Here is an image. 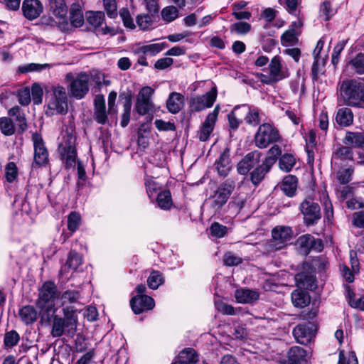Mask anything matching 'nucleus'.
<instances>
[{"instance_id":"obj_1","label":"nucleus","mask_w":364,"mask_h":364,"mask_svg":"<svg viewBox=\"0 0 364 364\" xmlns=\"http://www.w3.org/2000/svg\"><path fill=\"white\" fill-rule=\"evenodd\" d=\"M339 100L348 107L364 109V84L356 80H345L338 84Z\"/></svg>"},{"instance_id":"obj_2","label":"nucleus","mask_w":364,"mask_h":364,"mask_svg":"<svg viewBox=\"0 0 364 364\" xmlns=\"http://www.w3.org/2000/svg\"><path fill=\"white\" fill-rule=\"evenodd\" d=\"M58 297V290L54 282L47 281L39 289L38 297L36 301V306L41 311L42 321H50L57 309L55 300Z\"/></svg>"},{"instance_id":"obj_3","label":"nucleus","mask_w":364,"mask_h":364,"mask_svg":"<svg viewBox=\"0 0 364 364\" xmlns=\"http://www.w3.org/2000/svg\"><path fill=\"white\" fill-rule=\"evenodd\" d=\"M48 107L53 114H65L68 112V97L65 87L60 85L51 88Z\"/></svg>"},{"instance_id":"obj_4","label":"nucleus","mask_w":364,"mask_h":364,"mask_svg":"<svg viewBox=\"0 0 364 364\" xmlns=\"http://www.w3.org/2000/svg\"><path fill=\"white\" fill-rule=\"evenodd\" d=\"M279 132L270 124H261L255 136V145L260 149L267 147L270 144L279 140Z\"/></svg>"},{"instance_id":"obj_5","label":"nucleus","mask_w":364,"mask_h":364,"mask_svg":"<svg viewBox=\"0 0 364 364\" xmlns=\"http://www.w3.org/2000/svg\"><path fill=\"white\" fill-rule=\"evenodd\" d=\"M235 187L234 181L227 179L222 183L211 196L212 207L220 210L228 201Z\"/></svg>"},{"instance_id":"obj_6","label":"nucleus","mask_w":364,"mask_h":364,"mask_svg":"<svg viewBox=\"0 0 364 364\" xmlns=\"http://www.w3.org/2000/svg\"><path fill=\"white\" fill-rule=\"evenodd\" d=\"M291 229L289 227H277L272 230V238L267 244L268 250L277 251L287 246L291 239Z\"/></svg>"},{"instance_id":"obj_7","label":"nucleus","mask_w":364,"mask_h":364,"mask_svg":"<svg viewBox=\"0 0 364 364\" xmlns=\"http://www.w3.org/2000/svg\"><path fill=\"white\" fill-rule=\"evenodd\" d=\"M154 93V90L149 86L144 87L139 92L135 109L140 115H145L154 109V103L151 97Z\"/></svg>"},{"instance_id":"obj_8","label":"nucleus","mask_w":364,"mask_h":364,"mask_svg":"<svg viewBox=\"0 0 364 364\" xmlns=\"http://www.w3.org/2000/svg\"><path fill=\"white\" fill-rule=\"evenodd\" d=\"M299 208L304 215V222L308 225L316 223L321 218L320 206L311 198L305 199L301 203Z\"/></svg>"},{"instance_id":"obj_9","label":"nucleus","mask_w":364,"mask_h":364,"mask_svg":"<svg viewBox=\"0 0 364 364\" xmlns=\"http://www.w3.org/2000/svg\"><path fill=\"white\" fill-rule=\"evenodd\" d=\"M89 76L85 73H81L72 79L68 86L70 95L77 98L82 99L89 91Z\"/></svg>"},{"instance_id":"obj_10","label":"nucleus","mask_w":364,"mask_h":364,"mask_svg":"<svg viewBox=\"0 0 364 364\" xmlns=\"http://www.w3.org/2000/svg\"><path fill=\"white\" fill-rule=\"evenodd\" d=\"M217 97L216 87L204 95H198L191 100L190 107L192 111L200 112L213 106Z\"/></svg>"},{"instance_id":"obj_11","label":"nucleus","mask_w":364,"mask_h":364,"mask_svg":"<svg viewBox=\"0 0 364 364\" xmlns=\"http://www.w3.org/2000/svg\"><path fill=\"white\" fill-rule=\"evenodd\" d=\"M66 137V141L60 145L59 149L66 166L72 167L75 164L76 150L74 146L75 138L70 134H68Z\"/></svg>"},{"instance_id":"obj_12","label":"nucleus","mask_w":364,"mask_h":364,"mask_svg":"<svg viewBox=\"0 0 364 364\" xmlns=\"http://www.w3.org/2000/svg\"><path fill=\"white\" fill-rule=\"evenodd\" d=\"M34 147V164L36 166H45L48 162V152L40 134L32 135Z\"/></svg>"},{"instance_id":"obj_13","label":"nucleus","mask_w":364,"mask_h":364,"mask_svg":"<svg viewBox=\"0 0 364 364\" xmlns=\"http://www.w3.org/2000/svg\"><path fill=\"white\" fill-rule=\"evenodd\" d=\"M315 332V325L312 323H307L295 326L293 330V335L299 343L306 345L314 337Z\"/></svg>"},{"instance_id":"obj_14","label":"nucleus","mask_w":364,"mask_h":364,"mask_svg":"<svg viewBox=\"0 0 364 364\" xmlns=\"http://www.w3.org/2000/svg\"><path fill=\"white\" fill-rule=\"evenodd\" d=\"M303 22L298 19L290 25L289 28L281 36V43L284 46H294L299 41V36L301 33Z\"/></svg>"},{"instance_id":"obj_15","label":"nucleus","mask_w":364,"mask_h":364,"mask_svg":"<svg viewBox=\"0 0 364 364\" xmlns=\"http://www.w3.org/2000/svg\"><path fill=\"white\" fill-rule=\"evenodd\" d=\"M53 324L51 335L53 337H60L64 333L68 335L73 334L75 328L71 326V323L65 321V319L58 315L52 316Z\"/></svg>"},{"instance_id":"obj_16","label":"nucleus","mask_w":364,"mask_h":364,"mask_svg":"<svg viewBox=\"0 0 364 364\" xmlns=\"http://www.w3.org/2000/svg\"><path fill=\"white\" fill-rule=\"evenodd\" d=\"M130 306L136 314L152 309L155 306L154 300L147 295H137L130 300Z\"/></svg>"},{"instance_id":"obj_17","label":"nucleus","mask_w":364,"mask_h":364,"mask_svg":"<svg viewBox=\"0 0 364 364\" xmlns=\"http://www.w3.org/2000/svg\"><path fill=\"white\" fill-rule=\"evenodd\" d=\"M297 244L305 254L311 250L321 252L323 250V242L320 239H316L309 234L300 236L297 240Z\"/></svg>"},{"instance_id":"obj_18","label":"nucleus","mask_w":364,"mask_h":364,"mask_svg":"<svg viewBox=\"0 0 364 364\" xmlns=\"http://www.w3.org/2000/svg\"><path fill=\"white\" fill-rule=\"evenodd\" d=\"M261 153L252 151L248 153L237 165V171L241 175H246L250 170L259 163Z\"/></svg>"},{"instance_id":"obj_19","label":"nucleus","mask_w":364,"mask_h":364,"mask_svg":"<svg viewBox=\"0 0 364 364\" xmlns=\"http://www.w3.org/2000/svg\"><path fill=\"white\" fill-rule=\"evenodd\" d=\"M22 11L27 19L33 20L42 14L43 6L39 0H24L22 4Z\"/></svg>"},{"instance_id":"obj_20","label":"nucleus","mask_w":364,"mask_h":364,"mask_svg":"<svg viewBox=\"0 0 364 364\" xmlns=\"http://www.w3.org/2000/svg\"><path fill=\"white\" fill-rule=\"evenodd\" d=\"M274 164L272 158H266L260 165H258L251 173L250 180L252 183L257 186L264 178L265 175L269 171Z\"/></svg>"},{"instance_id":"obj_21","label":"nucleus","mask_w":364,"mask_h":364,"mask_svg":"<svg viewBox=\"0 0 364 364\" xmlns=\"http://www.w3.org/2000/svg\"><path fill=\"white\" fill-rule=\"evenodd\" d=\"M240 108L242 116H244V119L247 124L256 127L260 123L262 112L259 109L247 105H242Z\"/></svg>"},{"instance_id":"obj_22","label":"nucleus","mask_w":364,"mask_h":364,"mask_svg":"<svg viewBox=\"0 0 364 364\" xmlns=\"http://www.w3.org/2000/svg\"><path fill=\"white\" fill-rule=\"evenodd\" d=\"M48 9L49 12L60 22L66 21L68 7L65 0H48Z\"/></svg>"},{"instance_id":"obj_23","label":"nucleus","mask_w":364,"mask_h":364,"mask_svg":"<svg viewBox=\"0 0 364 364\" xmlns=\"http://www.w3.org/2000/svg\"><path fill=\"white\" fill-rule=\"evenodd\" d=\"M94 119L100 124H105L107 121L105 99L102 95H96L94 99Z\"/></svg>"},{"instance_id":"obj_24","label":"nucleus","mask_w":364,"mask_h":364,"mask_svg":"<svg viewBox=\"0 0 364 364\" xmlns=\"http://www.w3.org/2000/svg\"><path fill=\"white\" fill-rule=\"evenodd\" d=\"M236 301L240 304H252L259 298V293L255 289L241 288L235 292Z\"/></svg>"},{"instance_id":"obj_25","label":"nucleus","mask_w":364,"mask_h":364,"mask_svg":"<svg viewBox=\"0 0 364 364\" xmlns=\"http://www.w3.org/2000/svg\"><path fill=\"white\" fill-rule=\"evenodd\" d=\"M18 315L21 321L28 326L36 321L39 314L34 306L25 305L19 309Z\"/></svg>"},{"instance_id":"obj_26","label":"nucleus","mask_w":364,"mask_h":364,"mask_svg":"<svg viewBox=\"0 0 364 364\" xmlns=\"http://www.w3.org/2000/svg\"><path fill=\"white\" fill-rule=\"evenodd\" d=\"M269 74L274 77L276 80H282L289 76L287 69H284L281 63L280 58L278 55L274 56L269 65Z\"/></svg>"},{"instance_id":"obj_27","label":"nucleus","mask_w":364,"mask_h":364,"mask_svg":"<svg viewBox=\"0 0 364 364\" xmlns=\"http://www.w3.org/2000/svg\"><path fill=\"white\" fill-rule=\"evenodd\" d=\"M82 262V256L75 251H70L66 263L61 267L60 274L65 276L70 270L75 271Z\"/></svg>"},{"instance_id":"obj_28","label":"nucleus","mask_w":364,"mask_h":364,"mask_svg":"<svg viewBox=\"0 0 364 364\" xmlns=\"http://www.w3.org/2000/svg\"><path fill=\"white\" fill-rule=\"evenodd\" d=\"M9 115L16 122L18 132L23 133L27 129L26 119L24 112L18 106H14L9 110Z\"/></svg>"},{"instance_id":"obj_29","label":"nucleus","mask_w":364,"mask_h":364,"mask_svg":"<svg viewBox=\"0 0 364 364\" xmlns=\"http://www.w3.org/2000/svg\"><path fill=\"white\" fill-rule=\"evenodd\" d=\"M215 164L218 175L222 177H225L231 169L229 151H224L216 160Z\"/></svg>"},{"instance_id":"obj_30","label":"nucleus","mask_w":364,"mask_h":364,"mask_svg":"<svg viewBox=\"0 0 364 364\" xmlns=\"http://www.w3.org/2000/svg\"><path fill=\"white\" fill-rule=\"evenodd\" d=\"M184 105V97L178 92H171L166 102V107L172 114L178 113Z\"/></svg>"},{"instance_id":"obj_31","label":"nucleus","mask_w":364,"mask_h":364,"mask_svg":"<svg viewBox=\"0 0 364 364\" xmlns=\"http://www.w3.org/2000/svg\"><path fill=\"white\" fill-rule=\"evenodd\" d=\"M354 115L349 107L339 108L336 114V122L341 127H348L353 122Z\"/></svg>"},{"instance_id":"obj_32","label":"nucleus","mask_w":364,"mask_h":364,"mask_svg":"<svg viewBox=\"0 0 364 364\" xmlns=\"http://www.w3.org/2000/svg\"><path fill=\"white\" fill-rule=\"evenodd\" d=\"M298 180L295 176L288 175L285 176L280 186L281 190L289 197H292L297 189Z\"/></svg>"},{"instance_id":"obj_33","label":"nucleus","mask_w":364,"mask_h":364,"mask_svg":"<svg viewBox=\"0 0 364 364\" xmlns=\"http://www.w3.org/2000/svg\"><path fill=\"white\" fill-rule=\"evenodd\" d=\"M166 47L168 44L165 42L149 44L139 48L136 53L154 56Z\"/></svg>"},{"instance_id":"obj_34","label":"nucleus","mask_w":364,"mask_h":364,"mask_svg":"<svg viewBox=\"0 0 364 364\" xmlns=\"http://www.w3.org/2000/svg\"><path fill=\"white\" fill-rule=\"evenodd\" d=\"M306 356V351L301 347L293 346L288 352L289 364H298L304 360Z\"/></svg>"},{"instance_id":"obj_35","label":"nucleus","mask_w":364,"mask_h":364,"mask_svg":"<svg viewBox=\"0 0 364 364\" xmlns=\"http://www.w3.org/2000/svg\"><path fill=\"white\" fill-rule=\"evenodd\" d=\"M156 203L161 209L167 210L171 209L173 202L171 192L164 190L157 193Z\"/></svg>"},{"instance_id":"obj_36","label":"nucleus","mask_w":364,"mask_h":364,"mask_svg":"<svg viewBox=\"0 0 364 364\" xmlns=\"http://www.w3.org/2000/svg\"><path fill=\"white\" fill-rule=\"evenodd\" d=\"M344 143L355 147L364 148V133L348 132L344 139Z\"/></svg>"},{"instance_id":"obj_37","label":"nucleus","mask_w":364,"mask_h":364,"mask_svg":"<svg viewBox=\"0 0 364 364\" xmlns=\"http://www.w3.org/2000/svg\"><path fill=\"white\" fill-rule=\"evenodd\" d=\"M215 122L211 121L210 118H206L198 132V136L200 141H207L214 129Z\"/></svg>"},{"instance_id":"obj_38","label":"nucleus","mask_w":364,"mask_h":364,"mask_svg":"<svg viewBox=\"0 0 364 364\" xmlns=\"http://www.w3.org/2000/svg\"><path fill=\"white\" fill-rule=\"evenodd\" d=\"M347 68L353 73L361 75L364 73V54L359 53L347 64Z\"/></svg>"},{"instance_id":"obj_39","label":"nucleus","mask_w":364,"mask_h":364,"mask_svg":"<svg viewBox=\"0 0 364 364\" xmlns=\"http://www.w3.org/2000/svg\"><path fill=\"white\" fill-rule=\"evenodd\" d=\"M291 301L294 306L304 308L309 303V298L304 291L296 289L291 293Z\"/></svg>"},{"instance_id":"obj_40","label":"nucleus","mask_w":364,"mask_h":364,"mask_svg":"<svg viewBox=\"0 0 364 364\" xmlns=\"http://www.w3.org/2000/svg\"><path fill=\"white\" fill-rule=\"evenodd\" d=\"M179 364L196 363L198 360V355L192 348L181 350L178 355Z\"/></svg>"},{"instance_id":"obj_41","label":"nucleus","mask_w":364,"mask_h":364,"mask_svg":"<svg viewBox=\"0 0 364 364\" xmlns=\"http://www.w3.org/2000/svg\"><path fill=\"white\" fill-rule=\"evenodd\" d=\"M86 20L94 28H98L104 23L105 14L102 11H89L86 12Z\"/></svg>"},{"instance_id":"obj_42","label":"nucleus","mask_w":364,"mask_h":364,"mask_svg":"<svg viewBox=\"0 0 364 364\" xmlns=\"http://www.w3.org/2000/svg\"><path fill=\"white\" fill-rule=\"evenodd\" d=\"M296 164L295 157L290 154H284L279 161V168L285 172H289Z\"/></svg>"},{"instance_id":"obj_43","label":"nucleus","mask_w":364,"mask_h":364,"mask_svg":"<svg viewBox=\"0 0 364 364\" xmlns=\"http://www.w3.org/2000/svg\"><path fill=\"white\" fill-rule=\"evenodd\" d=\"M0 130L5 136H11L16 132L12 119L6 117L0 118Z\"/></svg>"},{"instance_id":"obj_44","label":"nucleus","mask_w":364,"mask_h":364,"mask_svg":"<svg viewBox=\"0 0 364 364\" xmlns=\"http://www.w3.org/2000/svg\"><path fill=\"white\" fill-rule=\"evenodd\" d=\"M354 170L351 167L341 168L336 172V179L339 185H346L351 179Z\"/></svg>"},{"instance_id":"obj_45","label":"nucleus","mask_w":364,"mask_h":364,"mask_svg":"<svg viewBox=\"0 0 364 364\" xmlns=\"http://www.w3.org/2000/svg\"><path fill=\"white\" fill-rule=\"evenodd\" d=\"M242 113L240 106L235 107L233 110L228 114V122L230 129H237L242 122Z\"/></svg>"},{"instance_id":"obj_46","label":"nucleus","mask_w":364,"mask_h":364,"mask_svg":"<svg viewBox=\"0 0 364 364\" xmlns=\"http://www.w3.org/2000/svg\"><path fill=\"white\" fill-rule=\"evenodd\" d=\"M332 159L341 161L352 160L353 153L351 149L348 146L338 147L333 154Z\"/></svg>"},{"instance_id":"obj_47","label":"nucleus","mask_w":364,"mask_h":364,"mask_svg":"<svg viewBox=\"0 0 364 364\" xmlns=\"http://www.w3.org/2000/svg\"><path fill=\"white\" fill-rule=\"evenodd\" d=\"M336 193L341 201L346 200L352 196L354 193V188L348 185H337L335 188Z\"/></svg>"},{"instance_id":"obj_48","label":"nucleus","mask_w":364,"mask_h":364,"mask_svg":"<svg viewBox=\"0 0 364 364\" xmlns=\"http://www.w3.org/2000/svg\"><path fill=\"white\" fill-rule=\"evenodd\" d=\"M80 296V294L78 291L67 290L64 291L60 296L62 306L77 302Z\"/></svg>"},{"instance_id":"obj_49","label":"nucleus","mask_w":364,"mask_h":364,"mask_svg":"<svg viewBox=\"0 0 364 364\" xmlns=\"http://www.w3.org/2000/svg\"><path fill=\"white\" fill-rule=\"evenodd\" d=\"M20 340L19 334L14 330H11L5 333L4 338V344L6 348H11L17 345Z\"/></svg>"},{"instance_id":"obj_50","label":"nucleus","mask_w":364,"mask_h":364,"mask_svg":"<svg viewBox=\"0 0 364 364\" xmlns=\"http://www.w3.org/2000/svg\"><path fill=\"white\" fill-rule=\"evenodd\" d=\"M161 14L164 21L171 22L178 16V10L174 6H168L162 9Z\"/></svg>"},{"instance_id":"obj_51","label":"nucleus","mask_w":364,"mask_h":364,"mask_svg":"<svg viewBox=\"0 0 364 364\" xmlns=\"http://www.w3.org/2000/svg\"><path fill=\"white\" fill-rule=\"evenodd\" d=\"M50 65L48 63L38 64V63H28L21 65L18 68V71L21 73H27L30 72L40 71L43 69L50 68Z\"/></svg>"},{"instance_id":"obj_52","label":"nucleus","mask_w":364,"mask_h":364,"mask_svg":"<svg viewBox=\"0 0 364 364\" xmlns=\"http://www.w3.org/2000/svg\"><path fill=\"white\" fill-rule=\"evenodd\" d=\"M70 21L75 27H80L84 23L82 11L79 8L73 6L70 10Z\"/></svg>"},{"instance_id":"obj_53","label":"nucleus","mask_w":364,"mask_h":364,"mask_svg":"<svg viewBox=\"0 0 364 364\" xmlns=\"http://www.w3.org/2000/svg\"><path fill=\"white\" fill-rule=\"evenodd\" d=\"M164 282L161 274L157 271L151 273L147 279V283L149 288L156 289Z\"/></svg>"},{"instance_id":"obj_54","label":"nucleus","mask_w":364,"mask_h":364,"mask_svg":"<svg viewBox=\"0 0 364 364\" xmlns=\"http://www.w3.org/2000/svg\"><path fill=\"white\" fill-rule=\"evenodd\" d=\"M137 26L141 30H148L153 24L152 17L149 14H139L136 18Z\"/></svg>"},{"instance_id":"obj_55","label":"nucleus","mask_w":364,"mask_h":364,"mask_svg":"<svg viewBox=\"0 0 364 364\" xmlns=\"http://www.w3.org/2000/svg\"><path fill=\"white\" fill-rule=\"evenodd\" d=\"M146 192L150 198H153L158 191L160 190L161 186L152 178L146 177L144 182Z\"/></svg>"},{"instance_id":"obj_56","label":"nucleus","mask_w":364,"mask_h":364,"mask_svg":"<svg viewBox=\"0 0 364 364\" xmlns=\"http://www.w3.org/2000/svg\"><path fill=\"white\" fill-rule=\"evenodd\" d=\"M18 176V168L14 162H9L5 167V177L9 183L14 182Z\"/></svg>"},{"instance_id":"obj_57","label":"nucleus","mask_w":364,"mask_h":364,"mask_svg":"<svg viewBox=\"0 0 364 364\" xmlns=\"http://www.w3.org/2000/svg\"><path fill=\"white\" fill-rule=\"evenodd\" d=\"M104 9L107 15L114 18L117 16V6L116 0H102Z\"/></svg>"},{"instance_id":"obj_58","label":"nucleus","mask_w":364,"mask_h":364,"mask_svg":"<svg viewBox=\"0 0 364 364\" xmlns=\"http://www.w3.org/2000/svg\"><path fill=\"white\" fill-rule=\"evenodd\" d=\"M215 309L224 315H235V310L234 307L230 304L224 303L220 300H215L214 302Z\"/></svg>"},{"instance_id":"obj_59","label":"nucleus","mask_w":364,"mask_h":364,"mask_svg":"<svg viewBox=\"0 0 364 364\" xmlns=\"http://www.w3.org/2000/svg\"><path fill=\"white\" fill-rule=\"evenodd\" d=\"M64 319L71 323V326L76 329L77 317L75 310L72 306H65L63 308Z\"/></svg>"},{"instance_id":"obj_60","label":"nucleus","mask_w":364,"mask_h":364,"mask_svg":"<svg viewBox=\"0 0 364 364\" xmlns=\"http://www.w3.org/2000/svg\"><path fill=\"white\" fill-rule=\"evenodd\" d=\"M80 223V215L76 212L70 213L68 218V228L71 232H75Z\"/></svg>"},{"instance_id":"obj_61","label":"nucleus","mask_w":364,"mask_h":364,"mask_svg":"<svg viewBox=\"0 0 364 364\" xmlns=\"http://www.w3.org/2000/svg\"><path fill=\"white\" fill-rule=\"evenodd\" d=\"M227 231L228 228L226 226L216 222L213 223L210 228V234L218 238L224 237Z\"/></svg>"},{"instance_id":"obj_62","label":"nucleus","mask_w":364,"mask_h":364,"mask_svg":"<svg viewBox=\"0 0 364 364\" xmlns=\"http://www.w3.org/2000/svg\"><path fill=\"white\" fill-rule=\"evenodd\" d=\"M119 16L122 19L124 26L126 28L130 29H134L135 28L133 18L130 15L129 11L127 8H123L119 11Z\"/></svg>"},{"instance_id":"obj_63","label":"nucleus","mask_w":364,"mask_h":364,"mask_svg":"<svg viewBox=\"0 0 364 364\" xmlns=\"http://www.w3.org/2000/svg\"><path fill=\"white\" fill-rule=\"evenodd\" d=\"M30 92L31 97H32L33 103L35 105H40L42 102L43 97V90L41 86L37 83H34L32 85L31 90H30Z\"/></svg>"},{"instance_id":"obj_64","label":"nucleus","mask_w":364,"mask_h":364,"mask_svg":"<svg viewBox=\"0 0 364 364\" xmlns=\"http://www.w3.org/2000/svg\"><path fill=\"white\" fill-rule=\"evenodd\" d=\"M18 102L23 106H27L30 104L31 97V92L28 87L20 89L18 91Z\"/></svg>"}]
</instances>
